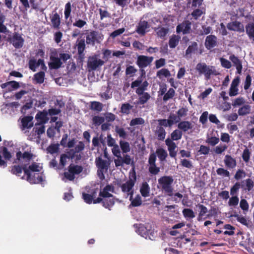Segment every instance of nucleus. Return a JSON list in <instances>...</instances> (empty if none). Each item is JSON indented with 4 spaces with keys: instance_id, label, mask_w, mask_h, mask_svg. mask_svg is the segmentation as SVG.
I'll return each mask as SVG.
<instances>
[{
    "instance_id": "obj_1",
    "label": "nucleus",
    "mask_w": 254,
    "mask_h": 254,
    "mask_svg": "<svg viewBox=\"0 0 254 254\" xmlns=\"http://www.w3.org/2000/svg\"><path fill=\"white\" fill-rule=\"evenodd\" d=\"M35 158V156L30 152H17L14 163L17 165L12 167L11 172L20 176L23 170L25 175L22 179H26L30 184L42 182L43 178L39 172L42 170V166L40 163L32 162Z\"/></svg>"
},
{
    "instance_id": "obj_2",
    "label": "nucleus",
    "mask_w": 254,
    "mask_h": 254,
    "mask_svg": "<svg viewBox=\"0 0 254 254\" xmlns=\"http://www.w3.org/2000/svg\"><path fill=\"white\" fill-rule=\"evenodd\" d=\"M114 191V187L111 185L106 186L100 192V196L103 197V199L98 197L93 200L94 203H97L103 201V206L109 209L113 206L115 202H120L119 199H115L113 197L111 193Z\"/></svg>"
},
{
    "instance_id": "obj_3",
    "label": "nucleus",
    "mask_w": 254,
    "mask_h": 254,
    "mask_svg": "<svg viewBox=\"0 0 254 254\" xmlns=\"http://www.w3.org/2000/svg\"><path fill=\"white\" fill-rule=\"evenodd\" d=\"M195 69L199 75H204L207 80L209 79L211 75H217L219 74L214 66L207 65L205 63H198Z\"/></svg>"
},
{
    "instance_id": "obj_4",
    "label": "nucleus",
    "mask_w": 254,
    "mask_h": 254,
    "mask_svg": "<svg viewBox=\"0 0 254 254\" xmlns=\"http://www.w3.org/2000/svg\"><path fill=\"white\" fill-rule=\"evenodd\" d=\"M158 184L165 193L169 196L173 194V188L172 184L174 180L171 176H163L158 179Z\"/></svg>"
},
{
    "instance_id": "obj_5",
    "label": "nucleus",
    "mask_w": 254,
    "mask_h": 254,
    "mask_svg": "<svg viewBox=\"0 0 254 254\" xmlns=\"http://www.w3.org/2000/svg\"><path fill=\"white\" fill-rule=\"evenodd\" d=\"M95 163L98 168V176L101 180H103L104 174L107 172L110 165V161L109 159H103L102 157H98L96 158Z\"/></svg>"
},
{
    "instance_id": "obj_6",
    "label": "nucleus",
    "mask_w": 254,
    "mask_h": 254,
    "mask_svg": "<svg viewBox=\"0 0 254 254\" xmlns=\"http://www.w3.org/2000/svg\"><path fill=\"white\" fill-rule=\"evenodd\" d=\"M50 59L49 66L50 68H59L63 64V62L61 61L56 49H54L51 50Z\"/></svg>"
},
{
    "instance_id": "obj_7",
    "label": "nucleus",
    "mask_w": 254,
    "mask_h": 254,
    "mask_svg": "<svg viewBox=\"0 0 254 254\" xmlns=\"http://www.w3.org/2000/svg\"><path fill=\"white\" fill-rule=\"evenodd\" d=\"M105 62L100 58L99 55H94L88 58L87 66L89 70H95L102 66Z\"/></svg>"
},
{
    "instance_id": "obj_8",
    "label": "nucleus",
    "mask_w": 254,
    "mask_h": 254,
    "mask_svg": "<svg viewBox=\"0 0 254 254\" xmlns=\"http://www.w3.org/2000/svg\"><path fill=\"white\" fill-rule=\"evenodd\" d=\"M7 41L16 49L21 48L24 42V39L21 35L17 32H14L12 35H9Z\"/></svg>"
},
{
    "instance_id": "obj_9",
    "label": "nucleus",
    "mask_w": 254,
    "mask_h": 254,
    "mask_svg": "<svg viewBox=\"0 0 254 254\" xmlns=\"http://www.w3.org/2000/svg\"><path fill=\"white\" fill-rule=\"evenodd\" d=\"M103 39V35L97 31H92L87 34L86 37L87 44L94 45L95 42L100 43Z\"/></svg>"
},
{
    "instance_id": "obj_10",
    "label": "nucleus",
    "mask_w": 254,
    "mask_h": 254,
    "mask_svg": "<svg viewBox=\"0 0 254 254\" xmlns=\"http://www.w3.org/2000/svg\"><path fill=\"white\" fill-rule=\"evenodd\" d=\"M135 181V179L134 180L130 179L121 186L122 191L127 193V196L126 197H127L129 195V200L132 198V195L133 192V187L134 185Z\"/></svg>"
},
{
    "instance_id": "obj_11",
    "label": "nucleus",
    "mask_w": 254,
    "mask_h": 254,
    "mask_svg": "<svg viewBox=\"0 0 254 254\" xmlns=\"http://www.w3.org/2000/svg\"><path fill=\"white\" fill-rule=\"evenodd\" d=\"M156 160V155L155 153H153L150 154L149 163V171L153 175L157 174L160 171V168L156 166L155 162Z\"/></svg>"
},
{
    "instance_id": "obj_12",
    "label": "nucleus",
    "mask_w": 254,
    "mask_h": 254,
    "mask_svg": "<svg viewBox=\"0 0 254 254\" xmlns=\"http://www.w3.org/2000/svg\"><path fill=\"white\" fill-rule=\"evenodd\" d=\"M191 22L189 20H186L179 24L176 27L177 33H183V34L189 33L191 29Z\"/></svg>"
},
{
    "instance_id": "obj_13",
    "label": "nucleus",
    "mask_w": 254,
    "mask_h": 254,
    "mask_svg": "<svg viewBox=\"0 0 254 254\" xmlns=\"http://www.w3.org/2000/svg\"><path fill=\"white\" fill-rule=\"evenodd\" d=\"M29 66L30 69L33 71H36V69L39 66H40L41 69L45 70L47 69L44 61L43 60L39 59L38 61L35 59H31L29 61Z\"/></svg>"
},
{
    "instance_id": "obj_14",
    "label": "nucleus",
    "mask_w": 254,
    "mask_h": 254,
    "mask_svg": "<svg viewBox=\"0 0 254 254\" xmlns=\"http://www.w3.org/2000/svg\"><path fill=\"white\" fill-rule=\"evenodd\" d=\"M153 60L152 57L139 56L137 58V64L140 68H144L149 65Z\"/></svg>"
},
{
    "instance_id": "obj_15",
    "label": "nucleus",
    "mask_w": 254,
    "mask_h": 254,
    "mask_svg": "<svg viewBox=\"0 0 254 254\" xmlns=\"http://www.w3.org/2000/svg\"><path fill=\"white\" fill-rule=\"evenodd\" d=\"M165 143L168 147V150L170 157L175 158L177 155L176 149L177 148L176 143L169 138L166 139Z\"/></svg>"
},
{
    "instance_id": "obj_16",
    "label": "nucleus",
    "mask_w": 254,
    "mask_h": 254,
    "mask_svg": "<svg viewBox=\"0 0 254 254\" xmlns=\"http://www.w3.org/2000/svg\"><path fill=\"white\" fill-rule=\"evenodd\" d=\"M240 83V77L237 76L232 81L229 89V94L230 96H235L238 94V86Z\"/></svg>"
},
{
    "instance_id": "obj_17",
    "label": "nucleus",
    "mask_w": 254,
    "mask_h": 254,
    "mask_svg": "<svg viewBox=\"0 0 254 254\" xmlns=\"http://www.w3.org/2000/svg\"><path fill=\"white\" fill-rule=\"evenodd\" d=\"M229 60L232 62L233 65L237 69V72L238 74H241L242 71V62L237 57L234 55H232L229 57Z\"/></svg>"
},
{
    "instance_id": "obj_18",
    "label": "nucleus",
    "mask_w": 254,
    "mask_h": 254,
    "mask_svg": "<svg viewBox=\"0 0 254 254\" xmlns=\"http://www.w3.org/2000/svg\"><path fill=\"white\" fill-rule=\"evenodd\" d=\"M228 29L230 30H233L242 32L244 31V27L243 25L239 21H233L229 23L227 26Z\"/></svg>"
},
{
    "instance_id": "obj_19",
    "label": "nucleus",
    "mask_w": 254,
    "mask_h": 254,
    "mask_svg": "<svg viewBox=\"0 0 254 254\" xmlns=\"http://www.w3.org/2000/svg\"><path fill=\"white\" fill-rule=\"evenodd\" d=\"M204 44L205 47L208 50L214 48L217 44L216 37L212 35L207 36L206 37Z\"/></svg>"
},
{
    "instance_id": "obj_20",
    "label": "nucleus",
    "mask_w": 254,
    "mask_h": 254,
    "mask_svg": "<svg viewBox=\"0 0 254 254\" xmlns=\"http://www.w3.org/2000/svg\"><path fill=\"white\" fill-rule=\"evenodd\" d=\"M224 162L225 166L229 169H233L237 165L236 159L229 155L225 156Z\"/></svg>"
},
{
    "instance_id": "obj_21",
    "label": "nucleus",
    "mask_w": 254,
    "mask_h": 254,
    "mask_svg": "<svg viewBox=\"0 0 254 254\" xmlns=\"http://www.w3.org/2000/svg\"><path fill=\"white\" fill-rule=\"evenodd\" d=\"M149 28L148 22L145 21H141L137 26L136 31L141 35H144L146 32V30Z\"/></svg>"
},
{
    "instance_id": "obj_22",
    "label": "nucleus",
    "mask_w": 254,
    "mask_h": 254,
    "mask_svg": "<svg viewBox=\"0 0 254 254\" xmlns=\"http://www.w3.org/2000/svg\"><path fill=\"white\" fill-rule=\"evenodd\" d=\"M38 124H44L48 122L49 118L48 117V113L47 112H41L38 113L35 117Z\"/></svg>"
},
{
    "instance_id": "obj_23",
    "label": "nucleus",
    "mask_w": 254,
    "mask_h": 254,
    "mask_svg": "<svg viewBox=\"0 0 254 254\" xmlns=\"http://www.w3.org/2000/svg\"><path fill=\"white\" fill-rule=\"evenodd\" d=\"M50 19L52 26L54 28L59 29L61 24V18L57 12H55L50 16Z\"/></svg>"
},
{
    "instance_id": "obj_24",
    "label": "nucleus",
    "mask_w": 254,
    "mask_h": 254,
    "mask_svg": "<svg viewBox=\"0 0 254 254\" xmlns=\"http://www.w3.org/2000/svg\"><path fill=\"white\" fill-rule=\"evenodd\" d=\"M155 135L159 140H163L166 136V131L163 127L157 126L154 132Z\"/></svg>"
},
{
    "instance_id": "obj_25",
    "label": "nucleus",
    "mask_w": 254,
    "mask_h": 254,
    "mask_svg": "<svg viewBox=\"0 0 254 254\" xmlns=\"http://www.w3.org/2000/svg\"><path fill=\"white\" fill-rule=\"evenodd\" d=\"M32 120L33 117L31 116H26L22 118L21 120L22 129L31 127L33 125Z\"/></svg>"
},
{
    "instance_id": "obj_26",
    "label": "nucleus",
    "mask_w": 254,
    "mask_h": 254,
    "mask_svg": "<svg viewBox=\"0 0 254 254\" xmlns=\"http://www.w3.org/2000/svg\"><path fill=\"white\" fill-rule=\"evenodd\" d=\"M1 88L4 89L8 87V90L17 89L19 87L18 82L15 81L7 82L1 84Z\"/></svg>"
},
{
    "instance_id": "obj_27",
    "label": "nucleus",
    "mask_w": 254,
    "mask_h": 254,
    "mask_svg": "<svg viewBox=\"0 0 254 254\" xmlns=\"http://www.w3.org/2000/svg\"><path fill=\"white\" fill-rule=\"evenodd\" d=\"M76 47L78 51V54L80 57L83 55V52L85 48V43L84 39H78L76 42Z\"/></svg>"
},
{
    "instance_id": "obj_28",
    "label": "nucleus",
    "mask_w": 254,
    "mask_h": 254,
    "mask_svg": "<svg viewBox=\"0 0 254 254\" xmlns=\"http://www.w3.org/2000/svg\"><path fill=\"white\" fill-rule=\"evenodd\" d=\"M149 228H150V226H149L145 227L144 225L139 224L136 232L142 237L145 239H147V236L148 235V230Z\"/></svg>"
},
{
    "instance_id": "obj_29",
    "label": "nucleus",
    "mask_w": 254,
    "mask_h": 254,
    "mask_svg": "<svg viewBox=\"0 0 254 254\" xmlns=\"http://www.w3.org/2000/svg\"><path fill=\"white\" fill-rule=\"evenodd\" d=\"M178 127L180 130L185 132L188 131L192 127V125L191 123L188 121H182L179 123Z\"/></svg>"
},
{
    "instance_id": "obj_30",
    "label": "nucleus",
    "mask_w": 254,
    "mask_h": 254,
    "mask_svg": "<svg viewBox=\"0 0 254 254\" xmlns=\"http://www.w3.org/2000/svg\"><path fill=\"white\" fill-rule=\"evenodd\" d=\"M181 39V37L176 35H173L169 39V46L170 48H175L179 44Z\"/></svg>"
},
{
    "instance_id": "obj_31",
    "label": "nucleus",
    "mask_w": 254,
    "mask_h": 254,
    "mask_svg": "<svg viewBox=\"0 0 254 254\" xmlns=\"http://www.w3.org/2000/svg\"><path fill=\"white\" fill-rule=\"evenodd\" d=\"M254 181L251 179H248L242 182L241 188L245 190L250 191L254 187Z\"/></svg>"
},
{
    "instance_id": "obj_32",
    "label": "nucleus",
    "mask_w": 254,
    "mask_h": 254,
    "mask_svg": "<svg viewBox=\"0 0 254 254\" xmlns=\"http://www.w3.org/2000/svg\"><path fill=\"white\" fill-rule=\"evenodd\" d=\"M140 191L141 195L144 197H147L149 195L150 187L146 182H144L142 184Z\"/></svg>"
},
{
    "instance_id": "obj_33",
    "label": "nucleus",
    "mask_w": 254,
    "mask_h": 254,
    "mask_svg": "<svg viewBox=\"0 0 254 254\" xmlns=\"http://www.w3.org/2000/svg\"><path fill=\"white\" fill-rule=\"evenodd\" d=\"M90 107L91 110L97 112H100L103 109V105L99 102L92 101L90 103Z\"/></svg>"
},
{
    "instance_id": "obj_34",
    "label": "nucleus",
    "mask_w": 254,
    "mask_h": 254,
    "mask_svg": "<svg viewBox=\"0 0 254 254\" xmlns=\"http://www.w3.org/2000/svg\"><path fill=\"white\" fill-rule=\"evenodd\" d=\"M234 216L236 218L237 220L242 224L248 227L250 226L251 222L246 217L238 214L234 215Z\"/></svg>"
},
{
    "instance_id": "obj_35",
    "label": "nucleus",
    "mask_w": 254,
    "mask_h": 254,
    "mask_svg": "<svg viewBox=\"0 0 254 254\" xmlns=\"http://www.w3.org/2000/svg\"><path fill=\"white\" fill-rule=\"evenodd\" d=\"M251 112V106L248 104L243 105L238 110V114L240 116H244L250 114Z\"/></svg>"
},
{
    "instance_id": "obj_36",
    "label": "nucleus",
    "mask_w": 254,
    "mask_h": 254,
    "mask_svg": "<svg viewBox=\"0 0 254 254\" xmlns=\"http://www.w3.org/2000/svg\"><path fill=\"white\" fill-rule=\"evenodd\" d=\"M156 153L157 154L159 159L161 161H164L168 155L167 151L162 148L157 149Z\"/></svg>"
},
{
    "instance_id": "obj_37",
    "label": "nucleus",
    "mask_w": 254,
    "mask_h": 254,
    "mask_svg": "<svg viewBox=\"0 0 254 254\" xmlns=\"http://www.w3.org/2000/svg\"><path fill=\"white\" fill-rule=\"evenodd\" d=\"M197 207L199 209L197 220L199 221L202 220V217L207 212L208 210L206 207L202 204H198Z\"/></svg>"
},
{
    "instance_id": "obj_38",
    "label": "nucleus",
    "mask_w": 254,
    "mask_h": 254,
    "mask_svg": "<svg viewBox=\"0 0 254 254\" xmlns=\"http://www.w3.org/2000/svg\"><path fill=\"white\" fill-rule=\"evenodd\" d=\"M184 216L186 219H192L195 217V215L193 210L190 208H185L182 211Z\"/></svg>"
},
{
    "instance_id": "obj_39",
    "label": "nucleus",
    "mask_w": 254,
    "mask_h": 254,
    "mask_svg": "<svg viewBox=\"0 0 254 254\" xmlns=\"http://www.w3.org/2000/svg\"><path fill=\"white\" fill-rule=\"evenodd\" d=\"M45 126L41 124H36L33 128V131L38 135V137L45 132Z\"/></svg>"
},
{
    "instance_id": "obj_40",
    "label": "nucleus",
    "mask_w": 254,
    "mask_h": 254,
    "mask_svg": "<svg viewBox=\"0 0 254 254\" xmlns=\"http://www.w3.org/2000/svg\"><path fill=\"white\" fill-rule=\"evenodd\" d=\"M171 75L170 72L166 68H162L157 72V76L160 79L167 77Z\"/></svg>"
},
{
    "instance_id": "obj_41",
    "label": "nucleus",
    "mask_w": 254,
    "mask_h": 254,
    "mask_svg": "<svg viewBox=\"0 0 254 254\" xmlns=\"http://www.w3.org/2000/svg\"><path fill=\"white\" fill-rule=\"evenodd\" d=\"M183 133L180 129H175L174 130L171 134V140H178L181 139L182 137Z\"/></svg>"
},
{
    "instance_id": "obj_42",
    "label": "nucleus",
    "mask_w": 254,
    "mask_h": 254,
    "mask_svg": "<svg viewBox=\"0 0 254 254\" xmlns=\"http://www.w3.org/2000/svg\"><path fill=\"white\" fill-rule=\"evenodd\" d=\"M120 145L123 153H127L130 151V147L128 142L121 140L120 141Z\"/></svg>"
},
{
    "instance_id": "obj_43",
    "label": "nucleus",
    "mask_w": 254,
    "mask_h": 254,
    "mask_svg": "<svg viewBox=\"0 0 254 254\" xmlns=\"http://www.w3.org/2000/svg\"><path fill=\"white\" fill-rule=\"evenodd\" d=\"M155 30L157 36L160 38H164L168 32V29L164 27H158Z\"/></svg>"
},
{
    "instance_id": "obj_44",
    "label": "nucleus",
    "mask_w": 254,
    "mask_h": 254,
    "mask_svg": "<svg viewBox=\"0 0 254 254\" xmlns=\"http://www.w3.org/2000/svg\"><path fill=\"white\" fill-rule=\"evenodd\" d=\"M69 169V171L72 172L74 175L79 174L82 171V167L78 165H70Z\"/></svg>"
},
{
    "instance_id": "obj_45",
    "label": "nucleus",
    "mask_w": 254,
    "mask_h": 254,
    "mask_svg": "<svg viewBox=\"0 0 254 254\" xmlns=\"http://www.w3.org/2000/svg\"><path fill=\"white\" fill-rule=\"evenodd\" d=\"M246 32L250 38L254 36V23H249L246 27Z\"/></svg>"
},
{
    "instance_id": "obj_46",
    "label": "nucleus",
    "mask_w": 254,
    "mask_h": 254,
    "mask_svg": "<svg viewBox=\"0 0 254 254\" xmlns=\"http://www.w3.org/2000/svg\"><path fill=\"white\" fill-rule=\"evenodd\" d=\"M105 121L104 117L99 116H95L92 119L93 124L96 126L102 125Z\"/></svg>"
},
{
    "instance_id": "obj_47",
    "label": "nucleus",
    "mask_w": 254,
    "mask_h": 254,
    "mask_svg": "<svg viewBox=\"0 0 254 254\" xmlns=\"http://www.w3.org/2000/svg\"><path fill=\"white\" fill-rule=\"evenodd\" d=\"M45 73L40 71L34 75V79L38 83H42L44 81Z\"/></svg>"
},
{
    "instance_id": "obj_48",
    "label": "nucleus",
    "mask_w": 254,
    "mask_h": 254,
    "mask_svg": "<svg viewBox=\"0 0 254 254\" xmlns=\"http://www.w3.org/2000/svg\"><path fill=\"white\" fill-rule=\"evenodd\" d=\"M5 16L0 12V32L6 33L7 31L6 27L3 24Z\"/></svg>"
},
{
    "instance_id": "obj_49",
    "label": "nucleus",
    "mask_w": 254,
    "mask_h": 254,
    "mask_svg": "<svg viewBox=\"0 0 254 254\" xmlns=\"http://www.w3.org/2000/svg\"><path fill=\"white\" fill-rule=\"evenodd\" d=\"M150 98V95L148 93L145 92L142 95L139 96L138 103L140 104H144L146 103Z\"/></svg>"
},
{
    "instance_id": "obj_50",
    "label": "nucleus",
    "mask_w": 254,
    "mask_h": 254,
    "mask_svg": "<svg viewBox=\"0 0 254 254\" xmlns=\"http://www.w3.org/2000/svg\"><path fill=\"white\" fill-rule=\"evenodd\" d=\"M71 11V3L70 2H68L65 4L64 7V14L65 19H67L70 17Z\"/></svg>"
},
{
    "instance_id": "obj_51",
    "label": "nucleus",
    "mask_w": 254,
    "mask_h": 254,
    "mask_svg": "<svg viewBox=\"0 0 254 254\" xmlns=\"http://www.w3.org/2000/svg\"><path fill=\"white\" fill-rule=\"evenodd\" d=\"M175 91L174 89L170 88L167 92L164 95L163 100L167 101L170 99H172L175 95Z\"/></svg>"
},
{
    "instance_id": "obj_52",
    "label": "nucleus",
    "mask_w": 254,
    "mask_h": 254,
    "mask_svg": "<svg viewBox=\"0 0 254 254\" xmlns=\"http://www.w3.org/2000/svg\"><path fill=\"white\" fill-rule=\"evenodd\" d=\"M251 155V152L247 147H246L244 150L242 155L243 160L246 163L248 162L250 160Z\"/></svg>"
},
{
    "instance_id": "obj_53",
    "label": "nucleus",
    "mask_w": 254,
    "mask_h": 254,
    "mask_svg": "<svg viewBox=\"0 0 254 254\" xmlns=\"http://www.w3.org/2000/svg\"><path fill=\"white\" fill-rule=\"evenodd\" d=\"M197 48V44L196 42H193L191 45L189 46L186 51V55L189 56L193 53Z\"/></svg>"
},
{
    "instance_id": "obj_54",
    "label": "nucleus",
    "mask_w": 254,
    "mask_h": 254,
    "mask_svg": "<svg viewBox=\"0 0 254 254\" xmlns=\"http://www.w3.org/2000/svg\"><path fill=\"white\" fill-rule=\"evenodd\" d=\"M168 119L170 122V123L172 125V126L177 123L180 122L181 119L178 117V115H176L174 114H171L168 117Z\"/></svg>"
},
{
    "instance_id": "obj_55",
    "label": "nucleus",
    "mask_w": 254,
    "mask_h": 254,
    "mask_svg": "<svg viewBox=\"0 0 254 254\" xmlns=\"http://www.w3.org/2000/svg\"><path fill=\"white\" fill-rule=\"evenodd\" d=\"M74 175L72 173V172L69 171V169L68 168V171L67 172H64V176L62 178V180L64 182H66V180L72 181L74 180Z\"/></svg>"
},
{
    "instance_id": "obj_56",
    "label": "nucleus",
    "mask_w": 254,
    "mask_h": 254,
    "mask_svg": "<svg viewBox=\"0 0 254 254\" xmlns=\"http://www.w3.org/2000/svg\"><path fill=\"white\" fill-rule=\"evenodd\" d=\"M224 228L227 230L224 232V234L229 236H232L234 234L235 228L233 226L230 224H226L224 226Z\"/></svg>"
},
{
    "instance_id": "obj_57",
    "label": "nucleus",
    "mask_w": 254,
    "mask_h": 254,
    "mask_svg": "<svg viewBox=\"0 0 254 254\" xmlns=\"http://www.w3.org/2000/svg\"><path fill=\"white\" fill-rule=\"evenodd\" d=\"M219 138L215 136H212L208 137L206 140V142L211 146H215L219 143Z\"/></svg>"
},
{
    "instance_id": "obj_58",
    "label": "nucleus",
    "mask_w": 254,
    "mask_h": 254,
    "mask_svg": "<svg viewBox=\"0 0 254 254\" xmlns=\"http://www.w3.org/2000/svg\"><path fill=\"white\" fill-rule=\"evenodd\" d=\"M242 184L239 182H237L235 185L231 188L230 194L232 195H235L237 193L239 190L241 188Z\"/></svg>"
},
{
    "instance_id": "obj_59",
    "label": "nucleus",
    "mask_w": 254,
    "mask_h": 254,
    "mask_svg": "<svg viewBox=\"0 0 254 254\" xmlns=\"http://www.w3.org/2000/svg\"><path fill=\"white\" fill-rule=\"evenodd\" d=\"M130 200L131 201V204L133 206H138L142 203V200L139 195H137L134 198L132 197Z\"/></svg>"
},
{
    "instance_id": "obj_60",
    "label": "nucleus",
    "mask_w": 254,
    "mask_h": 254,
    "mask_svg": "<svg viewBox=\"0 0 254 254\" xmlns=\"http://www.w3.org/2000/svg\"><path fill=\"white\" fill-rule=\"evenodd\" d=\"M239 199L236 195H233L228 201V205L230 206H236L239 203Z\"/></svg>"
},
{
    "instance_id": "obj_61",
    "label": "nucleus",
    "mask_w": 254,
    "mask_h": 254,
    "mask_svg": "<svg viewBox=\"0 0 254 254\" xmlns=\"http://www.w3.org/2000/svg\"><path fill=\"white\" fill-rule=\"evenodd\" d=\"M144 123V120L141 118H137L131 120L130 122V126L142 125Z\"/></svg>"
},
{
    "instance_id": "obj_62",
    "label": "nucleus",
    "mask_w": 254,
    "mask_h": 254,
    "mask_svg": "<svg viewBox=\"0 0 254 254\" xmlns=\"http://www.w3.org/2000/svg\"><path fill=\"white\" fill-rule=\"evenodd\" d=\"M226 145H220L216 146L214 149V151L217 154H220L227 149Z\"/></svg>"
},
{
    "instance_id": "obj_63",
    "label": "nucleus",
    "mask_w": 254,
    "mask_h": 254,
    "mask_svg": "<svg viewBox=\"0 0 254 254\" xmlns=\"http://www.w3.org/2000/svg\"><path fill=\"white\" fill-rule=\"evenodd\" d=\"M133 106H131L128 103L124 104L121 107V111L122 113L128 114L129 113L130 110L132 108Z\"/></svg>"
},
{
    "instance_id": "obj_64",
    "label": "nucleus",
    "mask_w": 254,
    "mask_h": 254,
    "mask_svg": "<svg viewBox=\"0 0 254 254\" xmlns=\"http://www.w3.org/2000/svg\"><path fill=\"white\" fill-rule=\"evenodd\" d=\"M220 61L222 66L226 68H230L232 66L231 63L228 60L223 58H220Z\"/></svg>"
}]
</instances>
